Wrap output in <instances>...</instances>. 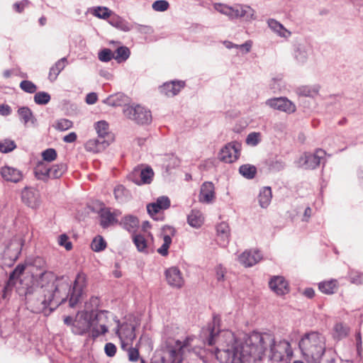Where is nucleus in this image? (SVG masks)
Here are the masks:
<instances>
[{"mask_svg":"<svg viewBox=\"0 0 363 363\" xmlns=\"http://www.w3.org/2000/svg\"><path fill=\"white\" fill-rule=\"evenodd\" d=\"M326 152L322 149H317L313 154L306 152L301 157L303 161V165L306 169H315L318 167L321 160L324 159Z\"/></svg>","mask_w":363,"mask_h":363,"instance_id":"obj_12","label":"nucleus"},{"mask_svg":"<svg viewBox=\"0 0 363 363\" xmlns=\"http://www.w3.org/2000/svg\"><path fill=\"white\" fill-rule=\"evenodd\" d=\"M339 287V284L337 279H330L323 281L318 284L319 290L325 294H333L335 293Z\"/></svg>","mask_w":363,"mask_h":363,"instance_id":"obj_27","label":"nucleus"},{"mask_svg":"<svg viewBox=\"0 0 363 363\" xmlns=\"http://www.w3.org/2000/svg\"><path fill=\"white\" fill-rule=\"evenodd\" d=\"M218 239L220 240V245L225 246L229 240L230 228L226 223L222 222L216 227Z\"/></svg>","mask_w":363,"mask_h":363,"instance_id":"obj_29","label":"nucleus"},{"mask_svg":"<svg viewBox=\"0 0 363 363\" xmlns=\"http://www.w3.org/2000/svg\"><path fill=\"white\" fill-rule=\"evenodd\" d=\"M259 335L262 336H269L271 341L269 344L262 343L261 346L263 347V350L262 352L255 354V361L260 359L264 352L269 348L270 352L269 359L272 362L276 363H290L294 352L289 341L283 340L275 342L273 335L269 333H259Z\"/></svg>","mask_w":363,"mask_h":363,"instance_id":"obj_5","label":"nucleus"},{"mask_svg":"<svg viewBox=\"0 0 363 363\" xmlns=\"http://www.w3.org/2000/svg\"><path fill=\"white\" fill-rule=\"evenodd\" d=\"M130 52L127 47H119L115 52L114 59L118 62L125 61L130 56Z\"/></svg>","mask_w":363,"mask_h":363,"instance_id":"obj_40","label":"nucleus"},{"mask_svg":"<svg viewBox=\"0 0 363 363\" xmlns=\"http://www.w3.org/2000/svg\"><path fill=\"white\" fill-rule=\"evenodd\" d=\"M91 247L94 252H100L106 247V242L102 236L98 235L92 240Z\"/></svg>","mask_w":363,"mask_h":363,"instance_id":"obj_41","label":"nucleus"},{"mask_svg":"<svg viewBox=\"0 0 363 363\" xmlns=\"http://www.w3.org/2000/svg\"><path fill=\"white\" fill-rule=\"evenodd\" d=\"M335 330L337 333H339L340 337H345L347 335V328L344 327V325L341 323L336 324L335 326Z\"/></svg>","mask_w":363,"mask_h":363,"instance_id":"obj_63","label":"nucleus"},{"mask_svg":"<svg viewBox=\"0 0 363 363\" xmlns=\"http://www.w3.org/2000/svg\"><path fill=\"white\" fill-rule=\"evenodd\" d=\"M272 198L271 187L265 186L262 189L258 196V201L261 207L266 208L269 206Z\"/></svg>","mask_w":363,"mask_h":363,"instance_id":"obj_33","label":"nucleus"},{"mask_svg":"<svg viewBox=\"0 0 363 363\" xmlns=\"http://www.w3.org/2000/svg\"><path fill=\"white\" fill-rule=\"evenodd\" d=\"M123 113L127 118L140 124L149 123L152 120L150 111L140 105L126 107Z\"/></svg>","mask_w":363,"mask_h":363,"instance_id":"obj_8","label":"nucleus"},{"mask_svg":"<svg viewBox=\"0 0 363 363\" xmlns=\"http://www.w3.org/2000/svg\"><path fill=\"white\" fill-rule=\"evenodd\" d=\"M26 269V266L23 264H18L16 266L15 269L10 274V279H17L22 275Z\"/></svg>","mask_w":363,"mask_h":363,"instance_id":"obj_61","label":"nucleus"},{"mask_svg":"<svg viewBox=\"0 0 363 363\" xmlns=\"http://www.w3.org/2000/svg\"><path fill=\"white\" fill-rule=\"evenodd\" d=\"M95 129L98 134V137L107 141L109 143L113 142L114 135L109 131L108 123L105 121H101L95 124Z\"/></svg>","mask_w":363,"mask_h":363,"instance_id":"obj_22","label":"nucleus"},{"mask_svg":"<svg viewBox=\"0 0 363 363\" xmlns=\"http://www.w3.org/2000/svg\"><path fill=\"white\" fill-rule=\"evenodd\" d=\"M262 259V255L259 250H249L243 252L239 257L238 260L245 267H250Z\"/></svg>","mask_w":363,"mask_h":363,"instance_id":"obj_16","label":"nucleus"},{"mask_svg":"<svg viewBox=\"0 0 363 363\" xmlns=\"http://www.w3.org/2000/svg\"><path fill=\"white\" fill-rule=\"evenodd\" d=\"M92 328L91 315L88 311H79L74 318L72 331L75 335H83Z\"/></svg>","mask_w":363,"mask_h":363,"instance_id":"obj_9","label":"nucleus"},{"mask_svg":"<svg viewBox=\"0 0 363 363\" xmlns=\"http://www.w3.org/2000/svg\"><path fill=\"white\" fill-rule=\"evenodd\" d=\"M43 161L51 162L57 159V153L53 148H48L43 151L41 153Z\"/></svg>","mask_w":363,"mask_h":363,"instance_id":"obj_48","label":"nucleus"},{"mask_svg":"<svg viewBox=\"0 0 363 363\" xmlns=\"http://www.w3.org/2000/svg\"><path fill=\"white\" fill-rule=\"evenodd\" d=\"M16 147L15 142L9 139L0 141V152L7 153L11 152Z\"/></svg>","mask_w":363,"mask_h":363,"instance_id":"obj_46","label":"nucleus"},{"mask_svg":"<svg viewBox=\"0 0 363 363\" xmlns=\"http://www.w3.org/2000/svg\"><path fill=\"white\" fill-rule=\"evenodd\" d=\"M269 27L276 32L279 35L284 38L289 37L291 35V32L287 30L282 24L279 22L277 21L274 19H269L268 21Z\"/></svg>","mask_w":363,"mask_h":363,"instance_id":"obj_34","label":"nucleus"},{"mask_svg":"<svg viewBox=\"0 0 363 363\" xmlns=\"http://www.w3.org/2000/svg\"><path fill=\"white\" fill-rule=\"evenodd\" d=\"M239 150L234 143H228L219 152L220 160L225 163H232L238 160Z\"/></svg>","mask_w":363,"mask_h":363,"instance_id":"obj_17","label":"nucleus"},{"mask_svg":"<svg viewBox=\"0 0 363 363\" xmlns=\"http://www.w3.org/2000/svg\"><path fill=\"white\" fill-rule=\"evenodd\" d=\"M176 235V230L174 228L166 225L162 229L161 237L163 240V243L160 247L157 249V252L162 256H167L168 255V250L172 243V238Z\"/></svg>","mask_w":363,"mask_h":363,"instance_id":"obj_14","label":"nucleus"},{"mask_svg":"<svg viewBox=\"0 0 363 363\" xmlns=\"http://www.w3.org/2000/svg\"><path fill=\"white\" fill-rule=\"evenodd\" d=\"M108 23L113 27L127 32L130 30L129 23L118 15L112 13L111 18L108 20Z\"/></svg>","mask_w":363,"mask_h":363,"instance_id":"obj_30","label":"nucleus"},{"mask_svg":"<svg viewBox=\"0 0 363 363\" xmlns=\"http://www.w3.org/2000/svg\"><path fill=\"white\" fill-rule=\"evenodd\" d=\"M28 5L29 1L28 0H23L20 2H16L14 4L13 7L18 13H21Z\"/></svg>","mask_w":363,"mask_h":363,"instance_id":"obj_62","label":"nucleus"},{"mask_svg":"<svg viewBox=\"0 0 363 363\" xmlns=\"http://www.w3.org/2000/svg\"><path fill=\"white\" fill-rule=\"evenodd\" d=\"M73 125L72 121L62 118L60 119L55 124V128L59 130L64 131L71 128Z\"/></svg>","mask_w":363,"mask_h":363,"instance_id":"obj_52","label":"nucleus"},{"mask_svg":"<svg viewBox=\"0 0 363 363\" xmlns=\"http://www.w3.org/2000/svg\"><path fill=\"white\" fill-rule=\"evenodd\" d=\"M133 241L136 246L138 250L141 252H147V240L142 235H135L133 238Z\"/></svg>","mask_w":363,"mask_h":363,"instance_id":"obj_39","label":"nucleus"},{"mask_svg":"<svg viewBox=\"0 0 363 363\" xmlns=\"http://www.w3.org/2000/svg\"><path fill=\"white\" fill-rule=\"evenodd\" d=\"M77 138V134L74 132H72L63 138V141L65 143H74L76 141Z\"/></svg>","mask_w":363,"mask_h":363,"instance_id":"obj_64","label":"nucleus"},{"mask_svg":"<svg viewBox=\"0 0 363 363\" xmlns=\"http://www.w3.org/2000/svg\"><path fill=\"white\" fill-rule=\"evenodd\" d=\"M104 351L108 357H113L116 353L117 347L113 343L108 342L105 345Z\"/></svg>","mask_w":363,"mask_h":363,"instance_id":"obj_58","label":"nucleus"},{"mask_svg":"<svg viewBox=\"0 0 363 363\" xmlns=\"http://www.w3.org/2000/svg\"><path fill=\"white\" fill-rule=\"evenodd\" d=\"M122 225L129 232L135 231L139 225V220L135 216H127L124 217Z\"/></svg>","mask_w":363,"mask_h":363,"instance_id":"obj_36","label":"nucleus"},{"mask_svg":"<svg viewBox=\"0 0 363 363\" xmlns=\"http://www.w3.org/2000/svg\"><path fill=\"white\" fill-rule=\"evenodd\" d=\"M81 291H74L72 293L70 298H69V306L72 308H74L77 306V304L79 303L80 298H81Z\"/></svg>","mask_w":363,"mask_h":363,"instance_id":"obj_57","label":"nucleus"},{"mask_svg":"<svg viewBox=\"0 0 363 363\" xmlns=\"http://www.w3.org/2000/svg\"><path fill=\"white\" fill-rule=\"evenodd\" d=\"M226 16L231 19L240 17L252 18L254 16V11L248 6L237 5L235 7L228 6Z\"/></svg>","mask_w":363,"mask_h":363,"instance_id":"obj_18","label":"nucleus"},{"mask_svg":"<svg viewBox=\"0 0 363 363\" xmlns=\"http://www.w3.org/2000/svg\"><path fill=\"white\" fill-rule=\"evenodd\" d=\"M125 96L121 94L111 95L106 99V104L112 106H121L125 101Z\"/></svg>","mask_w":363,"mask_h":363,"instance_id":"obj_43","label":"nucleus"},{"mask_svg":"<svg viewBox=\"0 0 363 363\" xmlns=\"http://www.w3.org/2000/svg\"><path fill=\"white\" fill-rule=\"evenodd\" d=\"M153 177L154 172L150 167H138L129 174V179L138 185L150 184Z\"/></svg>","mask_w":363,"mask_h":363,"instance_id":"obj_10","label":"nucleus"},{"mask_svg":"<svg viewBox=\"0 0 363 363\" xmlns=\"http://www.w3.org/2000/svg\"><path fill=\"white\" fill-rule=\"evenodd\" d=\"M142 340V337L140 338L138 343L135 347H130L127 350L128 360L130 362H137L140 359L139 353V345Z\"/></svg>","mask_w":363,"mask_h":363,"instance_id":"obj_45","label":"nucleus"},{"mask_svg":"<svg viewBox=\"0 0 363 363\" xmlns=\"http://www.w3.org/2000/svg\"><path fill=\"white\" fill-rule=\"evenodd\" d=\"M21 200L28 207L37 208L40 204V195L35 188L25 187L21 191Z\"/></svg>","mask_w":363,"mask_h":363,"instance_id":"obj_13","label":"nucleus"},{"mask_svg":"<svg viewBox=\"0 0 363 363\" xmlns=\"http://www.w3.org/2000/svg\"><path fill=\"white\" fill-rule=\"evenodd\" d=\"M261 141V133L252 132L250 133L246 138V143L248 145L256 146Z\"/></svg>","mask_w":363,"mask_h":363,"instance_id":"obj_49","label":"nucleus"},{"mask_svg":"<svg viewBox=\"0 0 363 363\" xmlns=\"http://www.w3.org/2000/svg\"><path fill=\"white\" fill-rule=\"evenodd\" d=\"M111 143L97 137L90 139L84 145L85 150L93 153H99L104 151Z\"/></svg>","mask_w":363,"mask_h":363,"instance_id":"obj_21","label":"nucleus"},{"mask_svg":"<svg viewBox=\"0 0 363 363\" xmlns=\"http://www.w3.org/2000/svg\"><path fill=\"white\" fill-rule=\"evenodd\" d=\"M20 87L25 92H27L29 94H33L37 90L36 85L34 83H33L31 81H28V80L22 81L20 83Z\"/></svg>","mask_w":363,"mask_h":363,"instance_id":"obj_50","label":"nucleus"},{"mask_svg":"<svg viewBox=\"0 0 363 363\" xmlns=\"http://www.w3.org/2000/svg\"><path fill=\"white\" fill-rule=\"evenodd\" d=\"M152 9L155 11H165L169 7V4L166 0L155 1L152 5Z\"/></svg>","mask_w":363,"mask_h":363,"instance_id":"obj_51","label":"nucleus"},{"mask_svg":"<svg viewBox=\"0 0 363 363\" xmlns=\"http://www.w3.org/2000/svg\"><path fill=\"white\" fill-rule=\"evenodd\" d=\"M34 174L38 179L48 180L49 166L44 162H39L34 168Z\"/></svg>","mask_w":363,"mask_h":363,"instance_id":"obj_32","label":"nucleus"},{"mask_svg":"<svg viewBox=\"0 0 363 363\" xmlns=\"http://www.w3.org/2000/svg\"><path fill=\"white\" fill-rule=\"evenodd\" d=\"M71 284L67 277L55 278L52 273H43L37 284L26 292V304L33 313L43 312L52 303L57 306L67 298Z\"/></svg>","mask_w":363,"mask_h":363,"instance_id":"obj_2","label":"nucleus"},{"mask_svg":"<svg viewBox=\"0 0 363 363\" xmlns=\"http://www.w3.org/2000/svg\"><path fill=\"white\" fill-rule=\"evenodd\" d=\"M114 58V54L110 49H104L99 53V59L101 62H109Z\"/></svg>","mask_w":363,"mask_h":363,"instance_id":"obj_54","label":"nucleus"},{"mask_svg":"<svg viewBox=\"0 0 363 363\" xmlns=\"http://www.w3.org/2000/svg\"><path fill=\"white\" fill-rule=\"evenodd\" d=\"M204 220L205 218L199 210H191L187 216L188 224L194 228H201L203 225Z\"/></svg>","mask_w":363,"mask_h":363,"instance_id":"obj_25","label":"nucleus"},{"mask_svg":"<svg viewBox=\"0 0 363 363\" xmlns=\"http://www.w3.org/2000/svg\"><path fill=\"white\" fill-rule=\"evenodd\" d=\"M147 210L150 216L154 218L157 220V215L163 210L161 208V207L157 204L156 202L149 203L147 206Z\"/></svg>","mask_w":363,"mask_h":363,"instance_id":"obj_53","label":"nucleus"},{"mask_svg":"<svg viewBox=\"0 0 363 363\" xmlns=\"http://www.w3.org/2000/svg\"><path fill=\"white\" fill-rule=\"evenodd\" d=\"M116 320V317L106 311H101L96 314L92 321L91 336L96 339L100 335H104L108 331V327L112 325V322Z\"/></svg>","mask_w":363,"mask_h":363,"instance_id":"obj_6","label":"nucleus"},{"mask_svg":"<svg viewBox=\"0 0 363 363\" xmlns=\"http://www.w3.org/2000/svg\"><path fill=\"white\" fill-rule=\"evenodd\" d=\"M166 280L172 287L180 289L184 285V279L181 271L176 267H172L165 271Z\"/></svg>","mask_w":363,"mask_h":363,"instance_id":"obj_15","label":"nucleus"},{"mask_svg":"<svg viewBox=\"0 0 363 363\" xmlns=\"http://www.w3.org/2000/svg\"><path fill=\"white\" fill-rule=\"evenodd\" d=\"M350 281L355 284H363V274L356 271H351L350 273Z\"/></svg>","mask_w":363,"mask_h":363,"instance_id":"obj_55","label":"nucleus"},{"mask_svg":"<svg viewBox=\"0 0 363 363\" xmlns=\"http://www.w3.org/2000/svg\"><path fill=\"white\" fill-rule=\"evenodd\" d=\"M50 101V95L45 91L37 92L34 96V101L39 105L47 104Z\"/></svg>","mask_w":363,"mask_h":363,"instance_id":"obj_47","label":"nucleus"},{"mask_svg":"<svg viewBox=\"0 0 363 363\" xmlns=\"http://www.w3.org/2000/svg\"><path fill=\"white\" fill-rule=\"evenodd\" d=\"M270 289L277 295L282 296L288 294L289 287L286 280L281 276L272 277L269 282Z\"/></svg>","mask_w":363,"mask_h":363,"instance_id":"obj_20","label":"nucleus"},{"mask_svg":"<svg viewBox=\"0 0 363 363\" xmlns=\"http://www.w3.org/2000/svg\"><path fill=\"white\" fill-rule=\"evenodd\" d=\"M117 213H112L108 208L101 209L100 212V223L103 228H107L117 223Z\"/></svg>","mask_w":363,"mask_h":363,"instance_id":"obj_26","label":"nucleus"},{"mask_svg":"<svg viewBox=\"0 0 363 363\" xmlns=\"http://www.w3.org/2000/svg\"><path fill=\"white\" fill-rule=\"evenodd\" d=\"M155 202L163 211L169 208L170 206V200L167 196H160Z\"/></svg>","mask_w":363,"mask_h":363,"instance_id":"obj_59","label":"nucleus"},{"mask_svg":"<svg viewBox=\"0 0 363 363\" xmlns=\"http://www.w3.org/2000/svg\"><path fill=\"white\" fill-rule=\"evenodd\" d=\"M184 85L182 81L167 82L160 87V91L167 96H174L184 87Z\"/></svg>","mask_w":363,"mask_h":363,"instance_id":"obj_23","label":"nucleus"},{"mask_svg":"<svg viewBox=\"0 0 363 363\" xmlns=\"http://www.w3.org/2000/svg\"><path fill=\"white\" fill-rule=\"evenodd\" d=\"M204 344L196 336L188 335L183 341L175 342V345L169 350V358L176 363H182L184 359L193 357L202 358L205 353Z\"/></svg>","mask_w":363,"mask_h":363,"instance_id":"obj_4","label":"nucleus"},{"mask_svg":"<svg viewBox=\"0 0 363 363\" xmlns=\"http://www.w3.org/2000/svg\"><path fill=\"white\" fill-rule=\"evenodd\" d=\"M216 198L215 187L212 182H204L200 189L199 201L201 203H212Z\"/></svg>","mask_w":363,"mask_h":363,"instance_id":"obj_19","label":"nucleus"},{"mask_svg":"<svg viewBox=\"0 0 363 363\" xmlns=\"http://www.w3.org/2000/svg\"><path fill=\"white\" fill-rule=\"evenodd\" d=\"M239 172L247 179H253L257 173V168L252 164H243L240 167Z\"/></svg>","mask_w":363,"mask_h":363,"instance_id":"obj_38","label":"nucleus"},{"mask_svg":"<svg viewBox=\"0 0 363 363\" xmlns=\"http://www.w3.org/2000/svg\"><path fill=\"white\" fill-rule=\"evenodd\" d=\"M298 347L307 363H320L325 352V340L320 333L311 331L301 337Z\"/></svg>","mask_w":363,"mask_h":363,"instance_id":"obj_3","label":"nucleus"},{"mask_svg":"<svg viewBox=\"0 0 363 363\" xmlns=\"http://www.w3.org/2000/svg\"><path fill=\"white\" fill-rule=\"evenodd\" d=\"M67 65V59L62 57L55 62L50 69L48 79L51 82H54L57 79L60 73L65 69Z\"/></svg>","mask_w":363,"mask_h":363,"instance_id":"obj_28","label":"nucleus"},{"mask_svg":"<svg viewBox=\"0 0 363 363\" xmlns=\"http://www.w3.org/2000/svg\"><path fill=\"white\" fill-rule=\"evenodd\" d=\"M91 13L94 16L101 19L111 18L113 13L110 9L105 6L94 7L91 9Z\"/></svg>","mask_w":363,"mask_h":363,"instance_id":"obj_37","label":"nucleus"},{"mask_svg":"<svg viewBox=\"0 0 363 363\" xmlns=\"http://www.w3.org/2000/svg\"><path fill=\"white\" fill-rule=\"evenodd\" d=\"M30 267H31L30 272L32 274H36L35 275L38 276V274L40 275V277H42L43 273H48L46 271V262L42 257H35L32 263L30 264Z\"/></svg>","mask_w":363,"mask_h":363,"instance_id":"obj_31","label":"nucleus"},{"mask_svg":"<svg viewBox=\"0 0 363 363\" xmlns=\"http://www.w3.org/2000/svg\"><path fill=\"white\" fill-rule=\"evenodd\" d=\"M86 277L84 273H79L74 280L73 290L81 291L86 286Z\"/></svg>","mask_w":363,"mask_h":363,"instance_id":"obj_44","label":"nucleus"},{"mask_svg":"<svg viewBox=\"0 0 363 363\" xmlns=\"http://www.w3.org/2000/svg\"><path fill=\"white\" fill-rule=\"evenodd\" d=\"M1 177L8 182L17 183L23 178L21 172L16 168L4 166L1 169Z\"/></svg>","mask_w":363,"mask_h":363,"instance_id":"obj_24","label":"nucleus"},{"mask_svg":"<svg viewBox=\"0 0 363 363\" xmlns=\"http://www.w3.org/2000/svg\"><path fill=\"white\" fill-rule=\"evenodd\" d=\"M115 323H116V335L121 341L122 349L125 350V347L131 345L136 337L135 326L131 323H121L118 320H115Z\"/></svg>","mask_w":363,"mask_h":363,"instance_id":"obj_7","label":"nucleus"},{"mask_svg":"<svg viewBox=\"0 0 363 363\" xmlns=\"http://www.w3.org/2000/svg\"><path fill=\"white\" fill-rule=\"evenodd\" d=\"M18 113L25 124L28 123V122H34L32 111L28 107L20 108L18 110Z\"/></svg>","mask_w":363,"mask_h":363,"instance_id":"obj_42","label":"nucleus"},{"mask_svg":"<svg viewBox=\"0 0 363 363\" xmlns=\"http://www.w3.org/2000/svg\"><path fill=\"white\" fill-rule=\"evenodd\" d=\"M67 165L64 163H60L49 167V179H58L61 177L67 171Z\"/></svg>","mask_w":363,"mask_h":363,"instance_id":"obj_35","label":"nucleus"},{"mask_svg":"<svg viewBox=\"0 0 363 363\" xmlns=\"http://www.w3.org/2000/svg\"><path fill=\"white\" fill-rule=\"evenodd\" d=\"M220 318L214 315L203 333L206 342L216 347V357L220 363H248L255 361V354L262 352V343L269 344L271 337L253 332L243 339L238 338L230 330H220Z\"/></svg>","mask_w":363,"mask_h":363,"instance_id":"obj_1","label":"nucleus"},{"mask_svg":"<svg viewBox=\"0 0 363 363\" xmlns=\"http://www.w3.org/2000/svg\"><path fill=\"white\" fill-rule=\"evenodd\" d=\"M58 243L60 245L65 247L67 250H70L72 248V244L69 240V238L65 234L61 235L59 237Z\"/></svg>","mask_w":363,"mask_h":363,"instance_id":"obj_56","label":"nucleus"},{"mask_svg":"<svg viewBox=\"0 0 363 363\" xmlns=\"http://www.w3.org/2000/svg\"><path fill=\"white\" fill-rule=\"evenodd\" d=\"M151 363H176L172 358H169V352L164 355L155 357Z\"/></svg>","mask_w":363,"mask_h":363,"instance_id":"obj_60","label":"nucleus"},{"mask_svg":"<svg viewBox=\"0 0 363 363\" xmlns=\"http://www.w3.org/2000/svg\"><path fill=\"white\" fill-rule=\"evenodd\" d=\"M265 104L273 109L289 114L294 113L296 109V105L286 97L269 99L266 101Z\"/></svg>","mask_w":363,"mask_h":363,"instance_id":"obj_11","label":"nucleus"}]
</instances>
